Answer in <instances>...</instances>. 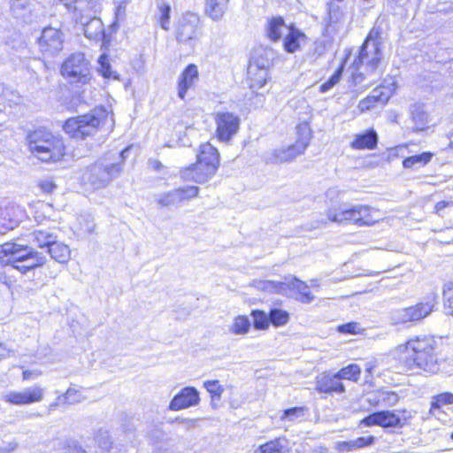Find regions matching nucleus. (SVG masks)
<instances>
[{
	"label": "nucleus",
	"instance_id": "f257e3e1",
	"mask_svg": "<svg viewBox=\"0 0 453 453\" xmlns=\"http://www.w3.org/2000/svg\"><path fill=\"white\" fill-rule=\"evenodd\" d=\"M128 151L129 148H126L119 153L106 154L84 171L82 181L90 185L93 189L107 187L122 173Z\"/></svg>",
	"mask_w": 453,
	"mask_h": 453
},
{
	"label": "nucleus",
	"instance_id": "f03ea898",
	"mask_svg": "<svg viewBox=\"0 0 453 453\" xmlns=\"http://www.w3.org/2000/svg\"><path fill=\"white\" fill-rule=\"evenodd\" d=\"M403 360L410 369L418 368L425 372H435L438 370L436 342L426 335L411 338L404 345Z\"/></svg>",
	"mask_w": 453,
	"mask_h": 453
},
{
	"label": "nucleus",
	"instance_id": "7ed1b4c3",
	"mask_svg": "<svg viewBox=\"0 0 453 453\" xmlns=\"http://www.w3.org/2000/svg\"><path fill=\"white\" fill-rule=\"evenodd\" d=\"M111 112L104 106L96 107L89 112L65 120L63 129L73 139L85 140L95 136L105 126L112 127Z\"/></svg>",
	"mask_w": 453,
	"mask_h": 453
},
{
	"label": "nucleus",
	"instance_id": "20e7f679",
	"mask_svg": "<svg viewBox=\"0 0 453 453\" xmlns=\"http://www.w3.org/2000/svg\"><path fill=\"white\" fill-rule=\"evenodd\" d=\"M0 261L27 275L35 268L43 265L46 258L30 246L5 242L0 245Z\"/></svg>",
	"mask_w": 453,
	"mask_h": 453
},
{
	"label": "nucleus",
	"instance_id": "39448f33",
	"mask_svg": "<svg viewBox=\"0 0 453 453\" xmlns=\"http://www.w3.org/2000/svg\"><path fill=\"white\" fill-rule=\"evenodd\" d=\"M219 165L218 150L211 143L206 142L200 145L196 163L181 169L180 175L185 181L204 183L214 176Z\"/></svg>",
	"mask_w": 453,
	"mask_h": 453
},
{
	"label": "nucleus",
	"instance_id": "423d86ee",
	"mask_svg": "<svg viewBox=\"0 0 453 453\" xmlns=\"http://www.w3.org/2000/svg\"><path fill=\"white\" fill-rule=\"evenodd\" d=\"M29 149L42 162H57L65 155V145L62 139L36 130L29 134Z\"/></svg>",
	"mask_w": 453,
	"mask_h": 453
},
{
	"label": "nucleus",
	"instance_id": "0eeeda50",
	"mask_svg": "<svg viewBox=\"0 0 453 453\" xmlns=\"http://www.w3.org/2000/svg\"><path fill=\"white\" fill-rule=\"evenodd\" d=\"M382 59V50L374 42H363L357 57L352 63V81L361 84L365 76L372 74L378 69Z\"/></svg>",
	"mask_w": 453,
	"mask_h": 453
},
{
	"label": "nucleus",
	"instance_id": "6e6552de",
	"mask_svg": "<svg viewBox=\"0 0 453 453\" xmlns=\"http://www.w3.org/2000/svg\"><path fill=\"white\" fill-rule=\"evenodd\" d=\"M297 140L287 148L276 149L266 152L264 160L267 164H281L294 160L297 156L304 153L311 139V130L307 123L296 127Z\"/></svg>",
	"mask_w": 453,
	"mask_h": 453
},
{
	"label": "nucleus",
	"instance_id": "1a4fd4ad",
	"mask_svg": "<svg viewBox=\"0 0 453 453\" xmlns=\"http://www.w3.org/2000/svg\"><path fill=\"white\" fill-rule=\"evenodd\" d=\"M372 209L368 205L331 206L326 211L327 219L337 224L354 223L358 226L372 225L376 222L372 216Z\"/></svg>",
	"mask_w": 453,
	"mask_h": 453
},
{
	"label": "nucleus",
	"instance_id": "9d476101",
	"mask_svg": "<svg viewBox=\"0 0 453 453\" xmlns=\"http://www.w3.org/2000/svg\"><path fill=\"white\" fill-rule=\"evenodd\" d=\"M435 304V294H431L424 301L415 305L390 311L388 315L389 322L394 326L417 323L429 316L434 311Z\"/></svg>",
	"mask_w": 453,
	"mask_h": 453
},
{
	"label": "nucleus",
	"instance_id": "9b49d317",
	"mask_svg": "<svg viewBox=\"0 0 453 453\" xmlns=\"http://www.w3.org/2000/svg\"><path fill=\"white\" fill-rule=\"evenodd\" d=\"M61 74L70 83L86 84L91 79L88 61L83 53L71 55L61 66Z\"/></svg>",
	"mask_w": 453,
	"mask_h": 453
},
{
	"label": "nucleus",
	"instance_id": "f8f14e48",
	"mask_svg": "<svg viewBox=\"0 0 453 453\" xmlns=\"http://www.w3.org/2000/svg\"><path fill=\"white\" fill-rule=\"evenodd\" d=\"M175 36L179 42L194 46L202 36L199 16L193 12L183 14L176 23Z\"/></svg>",
	"mask_w": 453,
	"mask_h": 453
},
{
	"label": "nucleus",
	"instance_id": "ddd939ff",
	"mask_svg": "<svg viewBox=\"0 0 453 453\" xmlns=\"http://www.w3.org/2000/svg\"><path fill=\"white\" fill-rule=\"evenodd\" d=\"M216 134L220 142H229L238 132L241 124L240 117L226 111H219L214 114Z\"/></svg>",
	"mask_w": 453,
	"mask_h": 453
},
{
	"label": "nucleus",
	"instance_id": "4468645a",
	"mask_svg": "<svg viewBox=\"0 0 453 453\" xmlns=\"http://www.w3.org/2000/svg\"><path fill=\"white\" fill-rule=\"evenodd\" d=\"M199 188L196 186H185L158 194L155 201L161 207H178L181 203L189 201L198 196Z\"/></svg>",
	"mask_w": 453,
	"mask_h": 453
},
{
	"label": "nucleus",
	"instance_id": "2eb2a0df",
	"mask_svg": "<svg viewBox=\"0 0 453 453\" xmlns=\"http://www.w3.org/2000/svg\"><path fill=\"white\" fill-rule=\"evenodd\" d=\"M40 50L44 57H53L63 50L64 35L52 27H45L38 39Z\"/></svg>",
	"mask_w": 453,
	"mask_h": 453
},
{
	"label": "nucleus",
	"instance_id": "dca6fc26",
	"mask_svg": "<svg viewBox=\"0 0 453 453\" xmlns=\"http://www.w3.org/2000/svg\"><path fill=\"white\" fill-rule=\"evenodd\" d=\"M406 418H402L395 411H380L365 417L360 425L365 426H379L384 428L403 427Z\"/></svg>",
	"mask_w": 453,
	"mask_h": 453
},
{
	"label": "nucleus",
	"instance_id": "f3484780",
	"mask_svg": "<svg viewBox=\"0 0 453 453\" xmlns=\"http://www.w3.org/2000/svg\"><path fill=\"white\" fill-rule=\"evenodd\" d=\"M45 389L36 385L21 391H9L2 395V400L13 405H27L41 402Z\"/></svg>",
	"mask_w": 453,
	"mask_h": 453
},
{
	"label": "nucleus",
	"instance_id": "a211bd4d",
	"mask_svg": "<svg viewBox=\"0 0 453 453\" xmlns=\"http://www.w3.org/2000/svg\"><path fill=\"white\" fill-rule=\"evenodd\" d=\"M199 392L194 387H185L173 396L169 404V410L180 411L199 403Z\"/></svg>",
	"mask_w": 453,
	"mask_h": 453
},
{
	"label": "nucleus",
	"instance_id": "6ab92c4d",
	"mask_svg": "<svg viewBox=\"0 0 453 453\" xmlns=\"http://www.w3.org/2000/svg\"><path fill=\"white\" fill-rule=\"evenodd\" d=\"M316 390L326 394H342L345 391L344 385L336 373L322 374L317 378Z\"/></svg>",
	"mask_w": 453,
	"mask_h": 453
},
{
	"label": "nucleus",
	"instance_id": "aec40b11",
	"mask_svg": "<svg viewBox=\"0 0 453 453\" xmlns=\"http://www.w3.org/2000/svg\"><path fill=\"white\" fill-rule=\"evenodd\" d=\"M308 40L306 35L299 30L294 24L288 25V30L283 40V48L288 53H294L300 50L302 44Z\"/></svg>",
	"mask_w": 453,
	"mask_h": 453
},
{
	"label": "nucleus",
	"instance_id": "412c9836",
	"mask_svg": "<svg viewBox=\"0 0 453 453\" xmlns=\"http://www.w3.org/2000/svg\"><path fill=\"white\" fill-rule=\"evenodd\" d=\"M273 53L269 50H257L250 60L247 74H253L257 70H269L272 65Z\"/></svg>",
	"mask_w": 453,
	"mask_h": 453
},
{
	"label": "nucleus",
	"instance_id": "4be33fe9",
	"mask_svg": "<svg viewBox=\"0 0 453 453\" xmlns=\"http://www.w3.org/2000/svg\"><path fill=\"white\" fill-rule=\"evenodd\" d=\"M198 79V69L195 64H189L180 73L178 80V96L184 99L187 91L192 87L194 81Z\"/></svg>",
	"mask_w": 453,
	"mask_h": 453
},
{
	"label": "nucleus",
	"instance_id": "5701e85b",
	"mask_svg": "<svg viewBox=\"0 0 453 453\" xmlns=\"http://www.w3.org/2000/svg\"><path fill=\"white\" fill-rule=\"evenodd\" d=\"M287 282V290L291 289L296 291L297 293L296 299L298 302L309 304L315 299V296L310 291V287L301 280L296 277L288 278Z\"/></svg>",
	"mask_w": 453,
	"mask_h": 453
},
{
	"label": "nucleus",
	"instance_id": "b1692460",
	"mask_svg": "<svg viewBox=\"0 0 453 453\" xmlns=\"http://www.w3.org/2000/svg\"><path fill=\"white\" fill-rule=\"evenodd\" d=\"M410 115L416 132L424 131L428 125L429 116L423 104L416 103L410 106Z\"/></svg>",
	"mask_w": 453,
	"mask_h": 453
},
{
	"label": "nucleus",
	"instance_id": "393cba45",
	"mask_svg": "<svg viewBox=\"0 0 453 453\" xmlns=\"http://www.w3.org/2000/svg\"><path fill=\"white\" fill-rule=\"evenodd\" d=\"M265 30L272 42H278L282 38L283 33L288 30V26L282 17H273L268 19Z\"/></svg>",
	"mask_w": 453,
	"mask_h": 453
},
{
	"label": "nucleus",
	"instance_id": "a878e982",
	"mask_svg": "<svg viewBox=\"0 0 453 453\" xmlns=\"http://www.w3.org/2000/svg\"><path fill=\"white\" fill-rule=\"evenodd\" d=\"M377 133L373 129H369L357 135L355 140L351 142V147L358 150H372L377 146Z\"/></svg>",
	"mask_w": 453,
	"mask_h": 453
},
{
	"label": "nucleus",
	"instance_id": "bb28decb",
	"mask_svg": "<svg viewBox=\"0 0 453 453\" xmlns=\"http://www.w3.org/2000/svg\"><path fill=\"white\" fill-rule=\"evenodd\" d=\"M229 0H206L205 13L213 20L222 19Z\"/></svg>",
	"mask_w": 453,
	"mask_h": 453
},
{
	"label": "nucleus",
	"instance_id": "cd10ccee",
	"mask_svg": "<svg viewBox=\"0 0 453 453\" xmlns=\"http://www.w3.org/2000/svg\"><path fill=\"white\" fill-rule=\"evenodd\" d=\"M48 253L52 259L58 263H66L71 256L69 247L62 242H58L57 239L49 246Z\"/></svg>",
	"mask_w": 453,
	"mask_h": 453
},
{
	"label": "nucleus",
	"instance_id": "c85d7f7f",
	"mask_svg": "<svg viewBox=\"0 0 453 453\" xmlns=\"http://www.w3.org/2000/svg\"><path fill=\"white\" fill-rule=\"evenodd\" d=\"M308 413V408L304 406L292 407L283 411L280 420H288L290 422L301 421Z\"/></svg>",
	"mask_w": 453,
	"mask_h": 453
},
{
	"label": "nucleus",
	"instance_id": "c756f323",
	"mask_svg": "<svg viewBox=\"0 0 453 453\" xmlns=\"http://www.w3.org/2000/svg\"><path fill=\"white\" fill-rule=\"evenodd\" d=\"M268 78V72L263 69L254 72L253 74H248L250 88L252 92H256L265 86Z\"/></svg>",
	"mask_w": 453,
	"mask_h": 453
},
{
	"label": "nucleus",
	"instance_id": "7c9ffc66",
	"mask_svg": "<svg viewBox=\"0 0 453 453\" xmlns=\"http://www.w3.org/2000/svg\"><path fill=\"white\" fill-rule=\"evenodd\" d=\"M34 242L41 248L50 246L57 239V236L50 231L38 229L33 232Z\"/></svg>",
	"mask_w": 453,
	"mask_h": 453
},
{
	"label": "nucleus",
	"instance_id": "2f4dec72",
	"mask_svg": "<svg viewBox=\"0 0 453 453\" xmlns=\"http://www.w3.org/2000/svg\"><path fill=\"white\" fill-rule=\"evenodd\" d=\"M288 278L285 281L264 280L259 283V288L269 293L284 295L287 291Z\"/></svg>",
	"mask_w": 453,
	"mask_h": 453
},
{
	"label": "nucleus",
	"instance_id": "473e14b6",
	"mask_svg": "<svg viewBox=\"0 0 453 453\" xmlns=\"http://www.w3.org/2000/svg\"><path fill=\"white\" fill-rule=\"evenodd\" d=\"M432 157H433L432 153L423 152L418 155L406 157L403 161V165L404 168H411L415 165H418V166L426 165L427 163H429L431 161Z\"/></svg>",
	"mask_w": 453,
	"mask_h": 453
},
{
	"label": "nucleus",
	"instance_id": "72a5a7b5",
	"mask_svg": "<svg viewBox=\"0 0 453 453\" xmlns=\"http://www.w3.org/2000/svg\"><path fill=\"white\" fill-rule=\"evenodd\" d=\"M250 322L246 316H237L234 318L230 326V331L234 334H245L250 331Z\"/></svg>",
	"mask_w": 453,
	"mask_h": 453
},
{
	"label": "nucleus",
	"instance_id": "f704fd0d",
	"mask_svg": "<svg viewBox=\"0 0 453 453\" xmlns=\"http://www.w3.org/2000/svg\"><path fill=\"white\" fill-rule=\"evenodd\" d=\"M103 32V23L100 19H92L84 26V35L88 38H96Z\"/></svg>",
	"mask_w": 453,
	"mask_h": 453
},
{
	"label": "nucleus",
	"instance_id": "c9c22d12",
	"mask_svg": "<svg viewBox=\"0 0 453 453\" xmlns=\"http://www.w3.org/2000/svg\"><path fill=\"white\" fill-rule=\"evenodd\" d=\"M253 326L257 330L267 329L270 324L269 314L260 310L252 311Z\"/></svg>",
	"mask_w": 453,
	"mask_h": 453
},
{
	"label": "nucleus",
	"instance_id": "e433bc0d",
	"mask_svg": "<svg viewBox=\"0 0 453 453\" xmlns=\"http://www.w3.org/2000/svg\"><path fill=\"white\" fill-rule=\"evenodd\" d=\"M85 397L75 388H69L65 394L58 396V401L63 403L74 404L82 402Z\"/></svg>",
	"mask_w": 453,
	"mask_h": 453
},
{
	"label": "nucleus",
	"instance_id": "4c0bfd02",
	"mask_svg": "<svg viewBox=\"0 0 453 453\" xmlns=\"http://www.w3.org/2000/svg\"><path fill=\"white\" fill-rule=\"evenodd\" d=\"M269 314L270 323L274 326L286 325L289 320V315L281 309H271Z\"/></svg>",
	"mask_w": 453,
	"mask_h": 453
},
{
	"label": "nucleus",
	"instance_id": "58836bf2",
	"mask_svg": "<svg viewBox=\"0 0 453 453\" xmlns=\"http://www.w3.org/2000/svg\"><path fill=\"white\" fill-rule=\"evenodd\" d=\"M361 372L360 367L356 364H350L346 367L342 368L336 374L340 380H350L357 381Z\"/></svg>",
	"mask_w": 453,
	"mask_h": 453
},
{
	"label": "nucleus",
	"instance_id": "ea45409f",
	"mask_svg": "<svg viewBox=\"0 0 453 453\" xmlns=\"http://www.w3.org/2000/svg\"><path fill=\"white\" fill-rule=\"evenodd\" d=\"M443 306L447 315L453 316V282H448L443 288Z\"/></svg>",
	"mask_w": 453,
	"mask_h": 453
},
{
	"label": "nucleus",
	"instance_id": "a19ab883",
	"mask_svg": "<svg viewBox=\"0 0 453 453\" xmlns=\"http://www.w3.org/2000/svg\"><path fill=\"white\" fill-rule=\"evenodd\" d=\"M95 440L103 453H109L112 448L113 441L107 431H98Z\"/></svg>",
	"mask_w": 453,
	"mask_h": 453
},
{
	"label": "nucleus",
	"instance_id": "79ce46f5",
	"mask_svg": "<svg viewBox=\"0 0 453 453\" xmlns=\"http://www.w3.org/2000/svg\"><path fill=\"white\" fill-rule=\"evenodd\" d=\"M343 73V65H341L335 72L330 76V78L322 83L319 87V91L321 93H326L333 88L341 80Z\"/></svg>",
	"mask_w": 453,
	"mask_h": 453
},
{
	"label": "nucleus",
	"instance_id": "37998d69",
	"mask_svg": "<svg viewBox=\"0 0 453 453\" xmlns=\"http://www.w3.org/2000/svg\"><path fill=\"white\" fill-rule=\"evenodd\" d=\"M11 10L18 19H25L27 12H29L27 0H12Z\"/></svg>",
	"mask_w": 453,
	"mask_h": 453
},
{
	"label": "nucleus",
	"instance_id": "c03bdc74",
	"mask_svg": "<svg viewBox=\"0 0 453 453\" xmlns=\"http://www.w3.org/2000/svg\"><path fill=\"white\" fill-rule=\"evenodd\" d=\"M453 403V394L450 392H444L436 395L433 397L431 403L432 409H440L442 405H449Z\"/></svg>",
	"mask_w": 453,
	"mask_h": 453
},
{
	"label": "nucleus",
	"instance_id": "a18cd8bd",
	"mask_svg": "<svg viewBox=\"0 0 453 453\" xmlns=\"http://www.w3.org/2000/svg\"><path fill=\"white\" fill-rule=\"evenodd\" d=\"M283 448L280 439H275L261 445L256 453H282Z\"/></svg>",
	"mask_w": 453,
	"mask_h": 453
},
{
	"label": "nucleus",
	"instance_id": "49530a36",
	"mask_svg": "<svg viewBox=\"0 0 453 453\" xmlns=\"http://www.w3.org/2000/svg\"><path fill=\"white\" fill-rule=\"evenodd\" d=\"M203 387L210 393L212 401L219 400L224 391L219 380H206L203 382Z\"/></svg>",
	"mask_w": 453,
	"mask_h": 453
},
{
	"label": "nucleus",
	"instance_id": "de8ad7c7",
	"mask_svg": "<svg viewBox=\"0 0 453 453\" xmlns=\"http://www.w3.org/2000/svg\"><path fill=\"white\" fill-rule=\"evenodd\" d=\"M68 11L73 12H81L85 8L88 7L90 0H59Z\"/></svg>",
	"mask_w": 453,
	"mask_h": 453
},
{
	"label": "nucleus",
	"instance_id": "09e8293b",
	"mask_svg": "<svg viewBox=\"0 0 453 453\" xmlns=\"http://www.w3.org/2000/svg\"><path fill=\"white\" fill-rule=\"evenodd\" d=\"M382 29L377 24L371 29L368 35L366 36L364 42H374L377 44L379 48H381L382 39H381Z\"/></svg>",
	"mask_w": 453,
	"mask_h": 453
},
{
	"label": "nucleus",
	"instance_id": "8fccbe9b",
	"mask_svg": "<svg viewBox=\"0 0 453 453\" xmlns=\"http://www.w3.org/2000/svg\"><path fill=\"white\" fill-rule=\"evenodd\" d=\"M98 71L106 79L119 80V75L112 71L111 65L104 59L100 61Z\"/></svg>",
	"mask_w": 453,
	"mask_h": 453
},
{
	"label": "nucleus",
	"instance_id": "3c124183",
	"mask_svg": "<svg viewBox=\"0 0 453 453\" xmlns=\"http://www.w3.org/2000/svg\"><path fill=\"white\" fill-rule=\"evenodd\" d=\"M380 401L387 406H395L399 401V396L395 392L383 391L380 395Z\"/></svg>",
	"mask_w": 453,
	"mask_h": 453
},
{
	"label": "nucleus",
	"instance_id": "603ef678",
	"mask_svg": "<svg viewBox=\"0 0 453 453\" xmlns=\"http://www.w3.org/2000/svg\"><path fill=\"white\" fill-rule=\"evenodd\" d=\"M375 441L374 436L358 437L351 440L353 450L372 445Z\"/></svg>",
	"mask_w": 453,
	"mask_h": 453
},
{
	"label": "nucleus",
	"instance_id": "864d4df0",
	"mask_svg": "<svg viewBox=\"0 0 453 453\" xmlns=\"http://www.w3.org/2000/svg\"><path fill=\"white\" fill-rule=\"evenodd\" d=\"M368 97L371 98L373 103L385 104L388 101L389 96L384 93L380 88H375Z\"/></svg>",
	"mask_w": 453,
	"mask_h": 453
},
{
	"label": "nucleus",
	"instance_id": "5fc2aeb1",
	"mask_svg": "<svg viewBox=\"0 0 453 453\" xmlns=\"http://www.w3.org/2000/svg\"><path fill=\"white\" fill-rule=\"evenodd\" d=\"M170 6L164 5L160 8V26L164 30L169 29V20H170Z\"/></svg>",
	"mask_w": 453,
	"mask_h": 453
},
{
	"label": "nucleus",
	"instance_id": "6e6d98bb",
	"mask_svg": "<svg viewBox=\"0 0 453 453\" xmlns=\"http://www.w3.org/2000/svg\"><path fill=\"white\" fill-rule=\"evenodd\" d=\"M359 330V325L356 322H349L346 324H342L338 326V331L342 334H357Z\"/></svg>",
	"mask_w": 453,
	"mask_h": 453
},
{
	"label": "nucleus",
	"instance_id": "4d7b16f0",
	"mask_svg": "<svg viewBox=\"0 0 453 453\" xmlns=\"http://www.w3.org/2000/svg\"><path fill=\"white\" fill-rule=\"evenodd\" d=\"M17 447L18 442L16 441H3L0 445V453H12Z\"/></svg>",
	"mask_w": 453,
	"mask_h": 453
},
{
	"label": "nucleus",
	"instance_id": "13d9d810",
	"mask_svg": "<svg viewBox=\"0 0 453 453\" xmlns=\"http://www.w3.org/2000/svg\"><path fill=\"white\" fill-rule=\"evenodd\" d=\"M40 188L44 193L50 194L56 189L57 186L52 180H44L40 182Z\"/></svg>",
	"mask_w": 453,
	"mask_h": 453
},
{
	"label": "nucleus",
	"instance_id": "bf43d9fd",
	"mask_svg": "<svg viewBox=\"0 0 453 453\" xmlns=\"http://www.w3.org/2000/svg\"><path fill=\"white\" fill-rule=\"evenodd\" d=\"M326 197L331 202L337 200L342 195V191L337 188H330L326 191Z\"/></svg>",
	"mask_w": 453,
	"mask_h": 453
},
{
	"label": "nucleus",
	"instance_id": "052dcab7",
	"mask_svg": "<svg viewBox=\"0 0 453 453\" xmlns=\"http://www.w3.org/2000/svg\"><path fill=\"white\" fill-rule=\"evenodd\" d=\"M375 104L376 103H373L371 98L366 96L365 99L359 102L358 108L360 109L361 111H365L374 107Z\"/></svg>",
	"mask_w": 453,
	"mask_h": 453
},
{
	"label": "nucleus",
	"instance_id": "680f3d73",
	"mask_svg": "<svg viewBox=\"0 0 453 453\" xmlns=\"http://www.w3.org/2000/svg\"><path fill=\"white\" fill-rule=\"evenodd\" d=\"M337 449L339 451H342V452L352 451L353 449H352V442H351V441H339L337 443Z\"/></svg>",
	"mask_w": 453,
	"mask_h": 453
},
{
	"label": "nucleus",
	"instance_id": "e2e57ef3",
	"mask_svg": "<svg viewBox=\"0 0 453 453\" xmlns=\"http://www.w3.org/2000/svg\"><path fill=\"white\" fill-rule=\"evenodd\" d=\"M450 204H452V203L450 202H448V201H440L438 202L436 204H435V212L438 213V214H441V211L448 206H449Z\"/></svg>",
	"mask_w": 453,
	"mask_h": 453
},
{
	"label": "nucleus",
	"instance_id": "0e129e2a",
	"mask_svg": "<svg viewBox=\"0 0 453 453\" xmlns=\"http://www.w3.org/2000/svg\"><path fill=\"white\" fill-rule=\"evenodd\" d=\"M450 10H453V2L449 3V4L448 3H441L437 6L438 12H448Z\"/></svg>",
	"mask_w": 453,
	"mask_h": 453
},
{
	"label": "nucleus",
	"instance_id": "69168bd1",
	"mask_svg": "<svg viewBox=\"0 0 453 453\" xmlns=\"http://www.w3.org/2000/svg\"><path fill=\"white\" fill-rule=\"evenodd\" d=\"M10 349H7L4 345L0 343V360L7 357L9 356Z\"/></svg>",
	"mask_w": 453,
	"mask_h": 453
},
{
	"label": "nucleus",
	"instance_id": "338daca9",
	"mask_svg": "<svg viewBox=\"0 0 453 453\" xmlns=\"http://www.w3.org/2000/svg\"><path fill=\"white\" fill-rule=\"evenodd\" d=\"M150 165L156 171H159L163 167L161 162L158 160H150Z\"/></svg>",
	"mask_w": 453,
	"mask_h": 453
},
{
	"label": "nucleus",
	"instance_id": "774afa93",
	"mask_svg": "<svg viewBox=\"0 0 453 453\" xmlns=\"http://www.w3.org/2000/svg\"><path fill=\"white\" fill-rule=\"evenodd\" d=\"M73 449H70L71 453H84L85 450L79 446L76 442L73 441Z\"/></svg>",
	"mask_w": 453,
	"mask_h": 453
}]
</instances>
